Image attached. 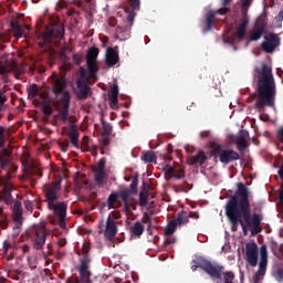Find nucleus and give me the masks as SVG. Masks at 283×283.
Wrapping results in <instances>:
<instances>
[{"instance_id":"nucleus-1","label":"nucleus","mask_w":283,"mask_h":283,"mask_svg":"<svg viewBox=\"0 0 283 283\" xmlns=\"http://www.w3.org/2000/svg\"><path fill=\"white\" fill-rule=\"evenodd\" d=\"M226 216L235 229L241 224L243 235H248L251 229L252 235H258L262 231L261 224L263 220L262 213L253 212L251 214V201H249V188L243 182L237 184V191L230 196L226 203Z\"/></svg>"},{"instance_id":"nucleus-2","label":"nucleus","mask_w":283,"mask_h":283,"mask_svg":"<svg viewBox=\"0 0 283 283\" xmlns=\"http://www.w3.org/2000/svg\"><path fill=\"white\" fill-rule=\"evenodd\" d=\"M254 73L256 74V92L259 96L255 107H258V109L273 107L277 94V86L275 84V77L273 76V67L266 63H262L261 67L254 69Z\"/></svg>"},{"instance_id":"nucleus-3","label":"nucleus","mask_w":283,"mask_h":283,"mask_svg":"<svg viewBox=\"0 0 283 283\" xmlns=\"http://www.w3.org/2000/svg\"><path fill=\"white\" fill-rule=\"evenodd\" d=\"M0 167L6 175H0V202L12 205V191H14V182L12 176L19 171V167L10 161L12 150L6 148V137H0Z\"/></svg>"},{"instance_id":"nucleus-4","label":"nucleus","mask_w":283,"mask_h":283,"mask_svg":"<svg viewBox=\"0 0 283 283\" xmlns=\"http://www.w3.org/2000/svg\"><path fill=\"white\" fill-rule=\"evenodd\" d=\"M61 191V182L53 181L43 186L44 202L48 205V209L53 211L59 218V227L65 229V218L67 217V203L65 201H59V193Z\"/></svg>"},{"instance_id":"nucleus-5","label":"nucleus","mask_w":283,"mask_h":283,"mask_svg":"<svg viewBox=\"0 0 283 283\" xmlns=\"http://www.w3.org/2000/svg\"><path fill=\"white\" fill-rule=\"evenodd\" d=\"M52 93L55 95L57 102L55 104L57 111V118L62 123H67L70 116V103H72V94L67 91V78L65 76H54Z\"/></svg>"},{"instance_id":"nucleus-6","label":"nucleus","mask_w":283,"mask_h":283,"mask_svg":"<svg viewBox=\"0 0 283 283\" xmlns=\"http://www.w3.org/2000/svg\"><path fill=\"white\" fill-rule=\"evenodd\" d=\"M44 45H56L59 41L65 39V24L62 23L61 19L52 18L49 25L44 28L42 35Z\"/></svg>"},{"instance_id":"nucleus-7","label":"nucleus","mask_w":283,"mask_h":283,"mask_svg":"<svg viewBox=\"0 0 283 283\" xmlns=\"http://www.w3.org/2000/svg\"><path fill=\"white\" fill-rule=\"evenodd\" d=\"M209 147L211 149L210 155L212 158H219L222 165H229V163H235V160H240V153L231 149L227 145L210 142Z\"/></svg>"},{"instance_id":"nucleus-8","label":"nucleus","mask_w":283,"mask_h":283,"mask_svg":"<svg viewBox=\"0 0 283 283\" xmlns=\"http://www.w3.org/2000/svg\"><path fill=\"white\" fill-rule=\"evenodd\" d=\"M198 269H201L207 275H210L213 280H222V271L224 266L213 263L206 258L197 256L191 262V271L196 272Z\"/></svg>"},{"instance_id":"nucleus-9","label":"nucleus","mask_w":283,"mask_h":283,"mask_svg":"<svg viewBox=\"0 0 283 283\" xmlns=\"http://www.w3.org/2000/svg\"><path fill=\"white\" fill-rule=\"evenodd\" d=\"M75 85L76 90H74V93L77 101H87L92 96V87H90V77L85 66H80Z\"/></svg>"},{"instance_id":"nucleus-10","label":"nucleus","mask_w":283,"mask_h":283,"mask_svg":"<svg viewBox=\"0 0 283 283\" xmlns=\"http://www.w3.org/2000/svg\"><path fill=\"white\" fill-rule=\"evenodd\" d=\"M27 237L33 242V249H35V251H41L45 247V240H48L45 223L33 226L27 230Z\"/></svg>"},{"instance_id":"nucleus-11","label":"nucleus","mask_w":283,"mask_h":283,"mask_svg":"<svg viewBox=\"0 0 283 283\" xmlns=\"http://www.w3.org/2000/svg\"><path fill=\"white\" fill-rule=\"evenodd\" d=\"M19 70V66L17 65V61L10 56V54L4 53L0 56V76L2 80V83H10V77H8V74H12V72H17Z\"/></svg>"},{"instance_id":"nucleus-12","label":"nucleus","mask_w":283,"mask_h":283,"mask_svg":"<svg viewBox=\"0 0 283 283\" xmlns=\"http://www.w3.org/2000/svg\"><path fill=\"white\" fill-rule=\"evenodd\" d=\"M249 27V15H247V11H242V19L237 28V31L228 36L223 38V43H228L229 45H235V43H240L244 41V36L247 35V28Z\"/></svg>"},{"instance_id":"nucleus-13","label":"nucleus","mask_w":283,"mask_h":283,"mask_svg":"<svg viewBox=\"0 0 283 283\" xmlns=\"http://www.w3.org/2000/svg\"><path fill=\"white\" fill-rule=\"evenodd\" d=\"M266 266H269V252L266 250V245H262L260 248L259 270L253 276L254 283H259L260 279L266 275Z\"/></svg>"},{"instance_id":"nucleus-14","label":"nucleus","mask_w":283,"mask_h":283,"mask_svg":"<svg viewBox=\"0 0 283 283\" xmlns=\"http://www.w3.org/2000/svg\"><path fill=\"white\" fill-rule=\"evenodd\" d=\"M264 39L265 41L261 43L263 52H266V54H273L276 48L280 46V36L275 33H269Z\"/></svg>"},{"instance_id":"nucleus-15","label":"nucleus","mask_w":283,"mask_h":283,"mask_svg":"<svg viewBox=\"0 0 283 283\" xmlns=\"http://www.w3.org/2000/svg\"><path fill=\"white\" fill-rule=\"evenodd\" d=\"M161 171L165 174V180H171V178H175L176 180H182L186 176L185 168H176L169 164L165 165L161 168Z\"/></svg>"},{"instance_id":"nucleus-16","label":"nucleus","mask_w":283,"mask_h":283,"mask_svg":"<svg viewBox=\"0 0 283 283\" xmlns=\"http://www.w3.org/2000/svg\"><path fill=\"white\" fill-rule=\"evenodd\" d=\"M90 264H92V258H82L80 259V265L77 271L80 273L81 280L85 283L90 282L92 277V271H90Z\"/></svg>"},{"instance_id":"nucleus-17","label":"nucleus","mask_w":283,"mask_h":283,"mask_svg":"<svg viewBox=\"0 0 283 283\" xmlns=\"http://www.w3.org/2000/svg\"><path fill=\"white\" fill-rule=\"evenodd\" d=\"M231 143H234L238 147L239 151H244L247 147H249V132L247 130H240L237 135H230L229 136Z\"/></svg>"},{"instance_id":"nucleus-18","label":"nucleus","mask_w":283,"mask_h":283,"mask_svg":"<svg viewBox=\"0 0 283 283\" xmlns=\"http://www.w3.org/2000/svg\"><path fill=\"white\" fill-rule=\"evenodd\" d=\"M245 258L250 266H258V244L255 242L247 243Z\"/></svg>"},{"instance_id":"nucleus-19","label":"nucleus","mask_w":283,"mask_h":283,"mask_svg":"<svg viewBox=\"0 0 283 283\" xmlns=\"http://www.w3.org/2000/svg\"><path fill=\"white\" fill-rule=\"evenodd\" d=\"M116 233H118V226L116 224V221L112 219V217H107L106 226L104 230V235L108 242L114 241L116 238Z\"/></svg>"},{"instance_id":"nucleus-20","label":"nucleus","mask_w":283,"mask_h":283,"mask_svg":"<svg viewBox=\"0 0 283 283\" xmlns=\"http://www.w3.org/2000/svg\"><path fill=\"white\" fill-rule=\"evenodd\" d=\"M119 60L120 57H118V46L108 48L106 52V65L108 67H114V65H116Z\"/></svg>"},{"instance_id":"nucleus-21","label":"nucleus","mask_w":283,"mask_h":283,"mask_svg":"<svg viewBox=\"0 0 283 283\" xmlns=\"http://www.w3.org/2000/svg\"><path fill=\"white\" fill-rule=\"evenodd\" d=\"M118 198H120V190L118 192L113 191L107 198V208L108 209H118L119 207H122L123 203L118 202Z\"/></svg>"},{"instance_id":"nucleus-22","label":"nucleus","mask_w":283,"mask_h":283,"mask_svg":"<svg viewBox=\"0 0 283 283\" xmlns=\"http://www.w3.org/2000/svg\"><path fill=\"white\" fill-rule=\"evenodd\" d=\"M264 30H266V23L256 22L254 31L250 34V41H260L262 34H264Z\"/></svg>"},{"instance_id":"nucleus-23","label":"nucleus","mask_w":283,"mask_h":283,"mask_svg":"<svg viewBox=\"0 0 283 283\" xmlns=\"http://www.w3.org/2000/svg\"><path fill=\"white\" fill-rule=\"evenodd\" d=\"M34 176H40V178L43 177V174H41V170L36 167V165L31 164L24 169V178L27 180H32Z\"/></svg>"},{"instance_id":"nucleus-24","label":"nucleus","mask_w":283,"mask_h":283,"mask_svg":"<svg viewBox=\"0 0 283 283\" xmlns=\"http://www.w3.org/2000/svg\"><path fill=\"white\" fill-rule=\"evenodd\" d=\"M205 163H207V155H205L202 150H200L196 156L188 158V165L190 166L200 165V167H202Z\"/></svg>"},{"instance_id":"nucleus-25","label":"nucleus","mask_w":283,"mask_h":283,"mask_svg":"<svg viewBox=\"0 0 283 283\" xmlns=\"http://www.w3.org/2000/svg\"><path fill=\"white\" fill-rule=\"evenodd\" d=\"M87 65V77L94 82L98 81V66L95 62H86Z\"/></svg>"},{"instance_id":"nucleus-26","label":"nucleus","mask_w":283,"mask_h":283,"mask_svg":"<svg viewBox=\"0 0 283 283\" xmlns=\"http://www.w3.org/2000/svg\"><path fill=\"white\" fill-rule=\"evenodd\" d=\"M145 233V226L140 223V221H136L132 227H130V235L133 238H140Z\"/></svg>"},{"instance_id":"nucleus-27","label":"nucleus","mask_w":283,"mask_h":283,"mask_svg":"<svg viewBox=\"0 0 283 283\" xmlns=\"http://www.w3.org/2000/svg\"><path fill=\"white\" fill-rule=\"evenodd\" d=\"M67 136H69L72 145L74 147L78 148V129L76 128V125H74V124L71 125Z\"/></svg>"},{"instance_id":"nucleus-28","label":"nucleus","mask_w":283,"mask_h":283,"mask_svg":"<svg viewBox=\"0 0 283 283\" xmlns=\"http://www.w3.org/2000/svg\"><path fill=\"white\" fill-rule=\"evenodd\" d=\"M177 227H182V224H189V213L185 210L177 214V218L174 219Z\"/></svg>"},{"instance_id":"nucleus-29","label":"nucleus","mask_w":283,"mask_h":283,"mask_svg":"<svg viewBox=\"0 0 283 283\" xmlns=\"http://www.w3.org/2000/svg\"><path fill=\"white\" fill-rule=\"evenodd\" d=\"M129 198H132V192L129 190H120V199L124 203V211H129V209H132Z\"/></svg>"},{"instance_id":"nucleus-30","label":"nucleus","mask_w":283,"mask_h":283,"mask_svg":"<svg viewBox=\"0 0 283 283\" xmlns=\"http://www.w3.org/2000/svg\"><path fill=\"white\" fill-rule=\"evenodd\" d=\"M6 103H8V95H6V91L0 86V120L3 118L2 112H6Z\"/></svg>"},{"instance_id":"nucleus-31","label":"nucleus","mask_w":283,"mask_h":283,"mask_svg":"<svg viewBox=\"0 0 283 283\" xmlns=\"http://www.w3.org/2000/svg\"><path fill=\"white\" fill-rule=\"evenodd\" d=\"M11 28L13 31V36L15 39H21L23 36V28H21V24L17 21H11Z\"/></svg>"},{"instance_id":"nucleus-32","label":"nucleus","mask_w":283,"mask_h":283,"mask_svg":"<svg viewBox=\"0 0 283 283\" xmlns=\"http://www.w3.org/2000/svg\"><path fill=\"white\" fill-rule=\"evenodd\" d=\"M98 59V48H91L86 54V63H95Z\"/></svg>"},{"instance_id":"nucleus-33","label":"nucleus","mask_w":283,"mask_h":283,"mask_svg":"<svg viewBox=\"0 0 283 283\" xmlns=\"http://www.w3.org/2000/svg\"><path fill=\"white\" fill-rule=\"evenodd\" d=\"M148 198H149V191H147V189H145L144 187L139 192V207H147V205H149Z\"/></svg>"},{"instance_id":"nucleus-34","label":"nucleus","mask_w":283,"mask_h":283,"mask_svg":"<svg viewBox=\"0 0 283 283\" xmlns=\"http://www.w3.org/2000/svg\"><path fill=\"white\" fill-rule=\"evenodd\" d=\"M156 153L151 150L142 153V160L144 163H156Z\"/></svg>"},{"instance_id":"nucleus-35","label":"nucleus","mask_w":283,"mask_h":283,"mask_svg":"<svg viewBox=\"0 0 283 283\" xmlns=\"http://www.w3.org/2000/svg\"><path fill=\"white\" fill-rule=\"evenodd\" d=\"M176 229H178V224L176 223V221H169L168 226L165 229V235H174V233H176Z\"/></svg>"},{"instance_id":"nucleus-36","label":"nucleus","mask_w":283,"mask_h":283,"mask_svg":"<svg viewBox=\"0 0 283 283\" xmlns=\"http://www.w3.org/2000/svg\"><path fill=\"white\" fill-rule=\"evenodd\" d=\"M214 19H216V13L213 11H208L206 14L207 30H211Z\"/></svg>"},{"instance_id":"nucleus-37","label":"nucleus","mask_w":283,"mask_h":283,"mask_svg":"<svg viewBox=\"0 0 283 283\" xmlns=\"http://www.w3.org/2000/svg\"><path fill=\"white\" fill-rule=\"evenodd\" d=\"M138 189V177H133V181L129 186V188H125L122 191H129L130 196H134Z\"/></svg>"},{"instance_id":"nucleus-38","label":"nucleus","mask_w":283,"mask_h":283,"mask_svg":"<svg viewBox=\"0 0 283 283\" xmlns=\"http://www.w3.org/2000/svg\"><path fill=\"white\" fill-rule=\"evenodd\" d=\"M14 227L13 231L15 235H19V232L21 231V228L23 227V218H13Z\"/></svg>"},{"instance_id":"nucleus-39","label":"nucleus","mask_w":283,"mask_h":283,"mask_svg":"<svg viewBox=\"0 0 283 283\" xmlns=\"http://www.w3.org/2000/svg\"><path fill=\"white\" fill-rule=\"evenodd\" d=\"M223 277V283H229V282H233V280H235V274H233V272H223V270L221 271V280Z\"/></svg>"},{"instance_id":"nucleus-40","label":"nucleus","mask_w":283,"mask_h":283,"mask_svg":"<svg viewBox=\"0 0 283 283\" xmlns=\"http://www.w3.org/2000/svg\"><path fill=\"white\" fill-rule=\"evenodd\" d=\"M95 182L98 187H103L105 185V172L95 171Z\"/></svg>"},{"instance_id":"nucleus-41","label":"nucleus","mask_w":283,"mask_h":283,"mask_svg":"<svg viewBox=\"0 0 283 283\" xmlns=\"http://www.w3.org/2000/svg\"><path fill=\"white\" fill-rule=\"evenodd\" d=\"M90 251H92V244L85 241L82 245V253H83L82 258H92V255H90Z\"/></svg>"},{"instance_id":"nucleus-42","label":"nucleus","mask_w":283,"mask_h":283,"mask_svg":"<svg viewBox=\"0 0 283 283\" xmlns=\"http://www.w3.org/2000/svg\"><path fill=\"white\" fill-rule=\"evenodd\" d=\"M38 95H39V86H36V84L30 85V87L28 88L29 98H34Z\"/></svg>"},{"instance_id":"nucleus-43","label":"nucleus","mask_w":283,"mask_h":283,"mask_svg":"<svg viewBox=\"0 0 283 283\" xmlns=\"http://www.w3.org/2000/svg\"><path fill=\"white\" fill-rule=\"evenodd\" d=\"M232 1L233 0H223L222 8L217 11V14H227L229 12V8H227V6H229Z\"/></svg>"},{"instance_id":"nucleus-44","label":"nucleus","mask_w":283,"mask_h":283,"mask_svg":"<svg viewBox=\"0 0 283 283\" xmlns=\"http://www.w3.org/2000/svg\"><path fill=\"white\" fill-rule=\"evenodd\" d=\"M41 109L46 116H51L52 114V106H50V103L42 102Z\"/></svg>"},{"instance_id":"nucleus-45","label":"nucleus","mask_w":283,"mask_h":283,"mask_svg":"<svg viewBox=\"0 0 283 283\" xmlns=\"http://www.w3.org/2000/svg\"><path fill=\"white\" fill-rule=\"evenodd\" d=\"M102 135L112 136V125L102 123Z\"/></svg>"},{"instance_id":"nucleus-46","label":"nucleus","mask_w":283,"mask_h":283,"mask_svg":"<svg viewBox=\"0 0 283 283\" xmlns=\"http://www.w3.org/2000/svg\"><path fill=\"white\" fill-rule=\"evenodd\" d=\"M105 158L99 159L98 164H97V168H94L93 171H101V172H105Z\"/></svg>"},{"instance_id":"nucleus-47","label":"nucleus","mask_w":283,"mask_h":283,"mask_svg":"<svg viewBox=\"0 0 283 283\" xmlns=\"http://www.w3.org/2000/svg\"><path fill=\"white\" fill-rule=\"evenodd\" d=\"M111 135H101V143L103 147H108V145L112 143V139L109 138Z\"/></svg>"},{"instance_id":"nucleus-48","label":"nucleus","mask_w":283,"mask_h":283,"mask_svg":"<svg viewBox=\"0 0 283 283\" xmlns=\"http://www.w3.org/2000/svg\"><path fill=\"white\" fill-rule=\"evenodd\" d=\"M73 63L74 65H80L81 63H83V54L81 53L73 54Z\"/></svg>"},{"instance_id":"nucleus-49","label":"nucleus","mask_w":283,"mask_h":283,"mask_svg":"<svg viewBox=\"0 0 283 283\" xmlns=\"http://www.w3.org/2000/svg\"><path fill=\"white\" fill-rule=\"evenodd\" d=\"M108 218H111L113 222H116V220H120L123 216L120 214V211H113L112 213L108 214Z\"/></svg>"},{"instance_id":"nucleus-50","label":"nucleus","mask_w":283,"mask_h":283,"mask_svg":"<svg viewBox=\"0 0 283 283\" xmlns=\"http://www.w3.org/2000/svg\"><path fill=\"white\" fill-rule=\"evenodd\" d=\"M136 18V14L134 12H130L126 17V23H128V28H132L134 25V19Z\"/></svg>"},{"instance_id":"nucleus-51","label":"nucleus","mask_w":283,"mask_h":283,"mask_svg":"<svg viewBox=\"0 0 283 283\" xmlns=\"http://www.w3.org/2000/svg\"><path fill=\"white\" fill-rule=\"evenodd\" d=\"M24 209H27V211H30V213H32V211L34 209V201L25 200Z\"/></svg>"},{"instance_id":"nucleus-52","label":"nucleus","mask_w":283,"mask_h":283,"mask_svg":"<svg viewBox=\"0 0 283 283\" xmlns=\"http://www.w3.org/2000/svg\"><path fill=\"white\" fill-rule=\"evenodd\" d=\"M111 109H116L118 107V97H109Z\"/></svg>"},{"instance_id":"nucleus-53","label":"nucleus","mask_w":283,"mask_h":283,"mask_svg":"<svg viewBox=\"0 0 283 283\" xmlns=\"http://www.w3.org/2000/svg\"><path fill=\"white\" fill-rule=\"evenodd\" d=\"M133 10H140V0H128Z\"/></svg>"},{"instance_id":"nucleus-54","label":"nucleus","mask_w":283,"mask_h":283,"mask_svg":"<svg viewBox=\"0 0 283 283\" xmlns=\"http://www.w3.org/2000/svg\"><path fill=\"white\" fill-rule=\"evenodd\" d=\"M109 97H118V84H113L112 94Z\"/></svg>"},{"instance_id":"nucleus-55","label":"nucleus","mask_w":283,"mask_h":283,"mask_svg":"<svg viewBox=\"0 0 283 283\" xmlns=\"http://www.w3.org/2000/svg\"><path fill=\"white\" fill-rule=\"evenodd\" d=\"M60 147H61L62 151L65 154V153H67V148L70 147V145L67 144V142H63L60 144Z\"/></svg>"},{"instance_id":"nucleus-56","label":"nucleus","mask_w":283,"mask_h":283,"mask_svg":"<svg viewBox=\"0 0 283 283\" xmlns=\"http://www.w3.org/2000/svg\"><path fill=\"white\" fill-rule=\"evenodd\" d=\"M8 249H12V244L10 243V241H4L3 242V251H4V253H8Z\"/></svg>"},{"instance_id":"nucleus-57","label":"nucleus","mask_w":283,"mask_h":283,"mask_svg":"<svg viewBox=\"0 0 283 283\" xmlns=\"http://www.w3.org/2000/svg\"><path fill=\"white\" fill-rule=\"evenodd\" d=\"M184 187H182V191H185V193H187V191H189L190 189H193L192 185H189L187 181L184 182Z\"/></svg>"},{"instance_id":"nucleus-58","label":"nucleus","mask_w":283,"mask_h":283,"mask_svg":"<svg viewBox=\"0 0 283 283\" xmlns=\"http://www.w3.org/2000/svg\"><path fill=\"white\" fill-rule=\"evenodd\" d=\"M275 21H277V23H282L283 22V10H281L277 14V17H275Z\"/></svg>"},{"instance_id":"nucleus-59","label":"nucleus","mask_w":283,"mask_h":283,"mask_svg":"<svg viewBox=\"0 0 283 283\" xmlns=\"http://www.w3.org/2000/svg\"><path fill=\"white\" fill-rule=\"evenodd\" d=\"M90 140H92L91 138H90V136H84V138H83V145H84V147H90Z\"/></svg>"},{"instance_id":"nucleus-60","label":"nucleus","mask_w":283,"mask_h":283,"mask_svg":"<svg viewBox=\"0 0 283 283\" xmlns=\"http://www.w3.org/2000/svg\"><path fill=\"white\" fill-rule=\"evenodd\" d=\"M209 136H211L210 130H203V132L200 133L201 138H209Z\"/></svg>"},{"instance_id":"nucleus-61","label":"nucleus","mask_w":283,"mask_h":283,"mask_svg":"<svg viewBox=\"0 0 283 283\" xmlns=\"http://www.w3.org/2000/svg\"><path fill=\"white\" fill-rule=\"evenodd\" d=\"M193 218L195 220H198L200 218V214L198 212H189L188 219Z\"/></svg>"},{"instance_id":"nucleus-62","label":"nucleus","mask_w":283,"mask_h":283,"mask_svg":"<svg viewBox=\"0 0 283 283\" xmlns=\"http://www.w3.org/2000/svg\"><path fill=\"white\" fill-rule=\"evenodd\" d=\"M8 224H10V222L8 220L0 221L1 229H8Z\"/></svg>"},{"instance_id":"nucleus-63","label":"nucleus","mask_w":283,"mask_h":283,"mask_svg":"<svg viewBox=\"0 0 283 283\" xmlns=\"http://www.w3.org/2000/svg\"><path fill=\"white\" fill-rule=\"evenodd\" d=\"M67 244V240L65 239H59L57 241V245H60L61 248L65 247Z\"/></svg>"},{"instance_id":"nucleus-64","label":"nucleus","mask_w":283,"mask_h":283,"mask_svg":"<svg viewBox=\"0 0 283 283\" xmlns=\"http://www.w3.org/2000/svg\"><path fill=\"white\" fill-rule=\"evenodd\" d=\"M276 274H277L279 280H283V268H280V269L276 271Z\"/></svg>"}]
</instances>
